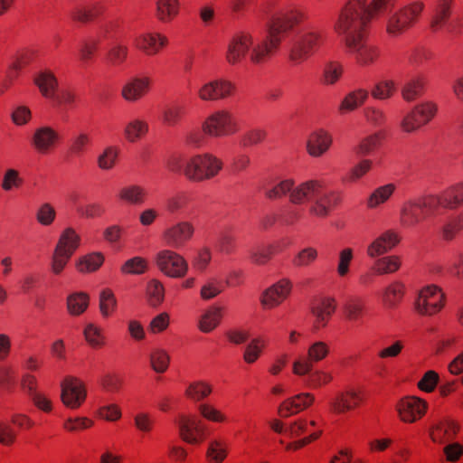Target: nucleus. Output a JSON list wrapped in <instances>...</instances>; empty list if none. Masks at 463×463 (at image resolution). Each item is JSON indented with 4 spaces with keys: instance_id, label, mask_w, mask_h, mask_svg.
<instances>
[{
    "instance_id": "obj_1",
    "label": "nucleus",
    "mask_w": 463,
    "mask_h": 463,
    "mask_svg": "<svg viewBox=\"0 0 463 463\" xmlns=\"http://www.w3.org/2000/svg\"><path fill=\"white\" fill-rule=\"evenodd\" d=\"M343 193L335 189H326V182L322 178L307 179L294 184L289 194V202L302 205L312 202L308 214L318 219H326L343 202Z\"/></svg>"
},
{
    "instance_id": "obj_2",
    "label": "nucleus",
    "mask_w": 463,
    "mask_h": 463,
    "mask_svg": "<svg viewBox=\"0 0 463 463\" xmlns=\"http://www.w3.org/2000/svg\"><path fill=\"white\" fill-rule=\"evenodd\" d=\"M366 0H347L334 24L335 33L346 43L354 37L368 34L370 22L365 14Z\"/></svg>"
},
{
    "instance_id": "obj_3",
    "label": "nucleus",
    "mask_w": 463,
    "mask_h": 463,
    "mask_svg": "<svg viewBox=\"0 0 463 463\" xmlns=\"http://www.w3.org/2000/svg\"><path fill=\"white\" fill-rule=\"evenodd\" d=\"M324 42L325 35L321 29L312 24L307 25L289 48V62L293 66L303 64L321 48Z\"/></svg>"
},
{
    "instance_id": "obj_4",
    "label": "nucleus",
    "mask_w": 463,
    "mask_h": 463,
    "mask_svg": "<svg viewBox=\"0 0 463 463\" xmlns=\"http://www.w3.org/2000/svg\"><path fill=\"white\" fill-rule=\"evenodd\" d=\"M437 212L430 194L407 200L400 210V224L406 229L415 228Z\"/></svg>"
},
{
    "instance_id": "obj_5",
    "label": "nucleus",
    "mask_w": 463,
    "mask_h": 463,
    "mask_svg": "<svg viewBox=\"0 0 463 463\" xmlns=\"http://www.w3.org/2000/svg\"><path fill=\"white\" fill-rule=\"evenodd\" d=\"M222 166V159L213 154L195 155L186 161L184 175L190 181L203 182L218 175Z\"/></svg>"
},
{
    "instance_id": "obj_6",
    "label": "nucleus",
    "mask_w": 463,
    "mask_h": 463,
    "mask_svg": "<svg viewBox=\"0 0 463 463\" xmlns=\"http://www.w3.org/2000/svg\"><path fill=\"white\" fill-rule=\"evenodd\" d=\"M422 1H414L392 14L386 23V33L392 37L403 34L419 21L424 9Z\"/></svg>"
},
{
    "instance_id": "obj_7",
    "label": "nucleus",
    "mask_w": 463,
    "mask_h": 463,
    "mask_svg": "<svg viewBox=\"0 0 463 463\" xmlns=\"http://www.w3.org/2000/svg\"><path fill=\"white\" fill-rule=\"evenodd\" d=\"M240 130L235 116L228 109L210 114L202 124V131L208 137L220 138L233 136Z\"/></svg>"
},
{
    "instance_id": "obj_8",
    "label": "nucleus",
    "mask_w": 463,
    "mask_h": 463,
    "mask_svg": "<svg viewBox=\"0 0 463 463\" xmlns=\"http://www.w3.org/2000/svg\"><path fill=\"white\" fill-rule=\"evenodd\" d=\"M307 19L308 14L305 8L292 5L274 17L269 28L273 32V36L278 35L283 41L289 32Z\"/></svg>"
},
{
    "instance_id": "obj_9",
    "label": "nucleus",
    "mask_w": 463,
    "mask_h": 463,
    "mask_svg": "<svg viewBox=\"0 0 463 463\" xmlns=\"http://www.w3.org/2000/svg\"><path fill=\"white\" fill-rule=\"evenodd\" d=\"M368 34L354 37L344 43L346 52L351 54L359 66L368 67L380 57V49L368 42Z\"/></svg>"
},
{
    "instance_id": "obj_10",
    "label": "nucleus",
    "mask_w": 463,
    "mask_h": 463,
    "mask_svg": "<svg viewBox=\"0 0 463 463\" xmlns=\"http://www.w3.org/2000/svg\"><path fill=\"white\" fill-rule=\"evenodd\" d=\"M445 305L442 290L430 285L423 288L414 301V310L420 316L431 317L438 314Z\"/></svg>"
},
{
    "instance_id": "obj_11",
    "label": "nucleus",
    "mask_w": 463,
    "mask_h": 463,
    "mask_svg": "<svg viewBox=\"0 0 463 463\" xmlns=\"http://www.w3.org/2000/svg\"><path fill=\"white\" fill-rule=\"evenodd\" d=\"M195 228L189 221H179L165 227L160 235L162 243L174 250L184 248L194 237Z\"/></svg>"
},
{
    "instance_id": "obj_12",
    "label": "nucleus",
    "mask_w": 463,
    "mask_h": 463,
    "mask_svg": "<svg viewBox=\"0 0 463 463\" xmlns=\"http://www.w3.org/2000/svg\"><path fill=\"white\" fill-rule=\"evenodd\" d=\"M177 424L180 438L188 444H201L208 437L206 424L194 415H180Z\"/></svg>"
},
{
    "instance_id": "obj_13",
    "label": "nucleus",
    "mask_w": 463,
    "mask_h": 463,
    "mask_svg": "<svg viewBox=\"0 0 463 463\" xmlns=\"http://www.w3.org/2000/svg\"><path fill=\"white\" fill-rule=\"evenodd\" d=\"M330 353L329 345L324 341L312 343L307 351V355L299 356L292 366L294 374L303 376L308 374L316 364L320 363L327 357Z\"/></svg>"
},
{
    "instance_id": "obj_14",
    "label": "nucleus",
    "mask_w": 463,
    "mask_h": 463,
    "mask_svg": "<svg viewBox=\"0 0 463 463\" xmlns=\"http://www.w3.org/2000/svg\"><path fill=\"white\" fill-rule=\"evenodd\" d=\"M173 250L165 249L158 251L156 255V264L165 276L174 279L183 278L188 271L187 261Z\"/></svg>"
},
{
    "instance_id": "obj_15",
    "label": "nucleus",
    "mask_w": 463,
    "mask_h": 463,
    "mask_svg": "<svg viewBox=\"0 0 463 463\" xmlns=\"http://www.w3.org/2000/svg\"><path fill=\"white\" fill-rule=\"evenodd\" d=\"M87 389L85 383L77 377L67 376L61 383V400L71 410H77L85 402Z\"/></svg>"
},
{
    "instance_id": "obj_16",
    "label": "nucleus",
    "mask_w": 463,
    "mask_h": 463,
    "mask_svg": "<svg viewBox=\"0 0 463 463\" xmlns=\"http://www.w3.org/2000/svg\"><path fill=\"white\" fill-rule=\"evenodd\" d=\"M61 136L51 126L36 128L31 137L30 144L33 149L39 155L52 154L60 145Z\"/></svg>"
},
{
    "instance_id": "obj_17",
    "label": "nucleus",
    "mask_w": 463,
    "mask_h": 463,
    "mask_svg": "<svg viewBox=\"0 0 463 463\" xmlns=\"http://www.w3.org/2000/svg\"><path fill=\"white\" fill-rule=\"evenodd\" d=\"M428 402L416 396H407L396 404L400 420L404 423H414L427 412Z\"/></svg>"
},
{
    "instance_id": "obj_18",
    "label": "nucleus",
    "mask_w": 463,
    "mask_h": 463,
    "mask_svg": "<svg viewBox=\"0 0 463 463\" xmlns=\"http://www.w3.org/2000/svg\"><path fill=\"white\" fill-rule=\"evenodd\" d=\"M235 84L225 79H217L203 84L198 90V97L203 101H217L234 95Z\"/></svg>"
},
{
    "instance_id": "obj_19",
    "label": "nucleus",
    "mask_w": 463,
    "mask_h": 463,
    "mask_svg": "<svg viewBox=\"0 0 463 463\" xmlns=\"http://www.w3.org/2000/svg\"><path fill=\"white\" fill-rule=\"evenodd\" d=\"M252 44L253 39L250 33L239 32L235 33L227 46L226 61L231 65L241 63Z\"/></svg>"
},
{
    "instance_id": "obj_20",
    "label": "nucleus",
    "mask_w": 463,
    "mask_h": 463,
    "mask_svg": "<svg viewBox=\"0 0 463 463\" xmlns=\"http://www.w3.org/2000/svg\"><path fill=\"white\" fill-rule=\"evenodd\" d=\"M107 10L104 0H92L88 3L78 5L70 12V18L80 24H90L101 16Z\"/></svg>"
},
{
    "instance_id": "obj_21",
    "label": "nucleus",
    "mask_w": 463,
    "mask_h": 463,
    "mask_svg": "<svg viewBox=\"0 0 463 463\" xmlns=\"http://www.w3.org/2000/svg\"><path fill=\"white\" fill-rule=\"evenodd\" d=\"M436 210H456L463 205V180L449 186L439 194H430Z\"/></svg>"
},
{
    "instance_id": "obj_22",
    "label": "nucleus",
    "mask_w": 463,
    "mask_h": 463,
    "mask_svg": "<svg viewBox=\"0 0 463 463\" xmlns=\"http://www.w3.org/2000/svg\"><path fill=\"white\" fill-rule=\"evenodd\" d=\"M292 290V283L281 279L268 288L261 295L260 302L264 308L272 309L283 303Z\"/></svg>"
},
{
    "instance_id": "obj_23",
    "label": "nucleus",
    "mask_w": 463,
    "mask_h": 463,
    "mask_svg": "<svg viewBox=\"0 0 463 463\" xmlns=\"http://www.w3.org/2000/svg\"><path fill=\"white\" fill-rule=\"evenodd\" d=\"M281 43L282 40L278 35L273 36V32L269 28L268 35L252 47L250 54V61L254 64L267 62Z\"/></svg>"
},
{
    "instance_id": "obj_24",
    "label": "nucleus",
    "mask_w": 463,
    "mask_h": 463,
    "mask_svg": "<svg viewBox=\"0 0 463 463\" xmlns=\"http://www.w3.org/2000/svg\"><path fill=\"white\" fill-rule=\"evenodd\" d=\"M151 83L148 76L134 77L123 86L121 96L128 102H137L148 94Z\"/></svg>"
},
{
    "instance_id": "obj_25",
    "label": "nucleus",
    "mask_w": 463,
    "mask_h": 463,
    "mask_svg": "<svg viewBox=\"0 0 463 463\" xmlns=\"http://www.w3.org/2000/svg\"><path fill=\"white\" fill-rule=\"evenodd\" d=\"M314 402L312 393H298L283 401L279 406L278 414L281 418H288L310 407Z\"/></svg>"
},
{
    "instance_id": "obj_26",
    "label": "nucleus",
    "mask_w": 463,
    "mask_h": 463,
    "mask_svg": "<svg viewBox=\"0 0 463 463\" xmlns=\"http://www.w3.org/2000/svg\"><path fill=\"white\" fill-rule=\"evenodd\" d=\"M401 241L400 234L394 230H387L373 240L366 249L370 258H376L392 250Z\"/></svg>"
},
{
    "instance_id": "obj_27",
    "label": "nucleus",
    "mask_w": 463,
    "mask_h": 463,
    "mask_svg": "<svg viewBox=\"0 0 463 463\" xmlns=\"http://www.w3.org/2000/svg\"><path fill=\"white\" fill-rule=\"evenodd\" d=\"M167 43V37L159 33H145L134 41L136 48L148 56L156 55Z\"/></svg>"
},
{
    "instance_id": "obj_28",
    "label": "nucleus",
    "mask_w": 463,
    "mask_h": 463,
    "mask_svg": "<svg viewBox=\"0 0 463 463\" xmlns=\"http://www.w3.org/2000/svg\"><path fill=\"white\" fill-rule=\"evenodd\" d=\"M332 135L325 129H317L310 133L307 140V152L311 157H321L331 147Z\"/></svg>"
},
{
    "instance_id": "obj_29",
    "label": "nucleus",
    "mask_w": 463,
    "mask_h": 463,
    "mask_svg": "<svg viewBox=\"0 0 463 463\" xmlns=\"http://www.w3.org/2000/svg\"><path fill=\"white\" fill-rule=\"evenodd\" d=\"M41 95L46 99H54L59 89L56 75L51 69H43L35 73L33 79Z\"/></svg>"
},
{
    "instance_id": "obj_30",
    "label": "nucleus",
    "mask_w": 463,
    "mask_h": 463,
    "mask_svg": "<svg viewBox=\"0 0 463 463\" xmlns=\"http://www.w3.org/2000/svg\"><path fill=\"white\" fill-rule=\"evenodd\" d=\"M36 57V51L33 49H23L19 51L10 64L5 79V89L19 77L20 72L29 66Z\"/></svg>"
},
{
    "instance_id": "obj_31",
    "label": "nucleus",
    "mask_w": 463,
    "mask_h": 463,
    "mask_svg": "<svg viewBox=\"0 0 463 463\" xmlns=\"http://www.w3.org/2000/svg\"><path fill=\"white\" fill-rule=\"evenodd\" d=\"M363 402L362 392L347 390L339 392L331 402V410L335 413L343 414L359 407Z\"/></svg>"
},
{
    "instance_id": "obj_32",
    "label": "nucleus",
    "mask_w": 463,
    "mask_h": 463,
    "mask_svg": "<svg viewBox=\"0 0 463 463\" xmlns=\"http://www.w3.org/2000/svg\"><path fill=\"white\" fill-rule=\"evenodd\" d=\"M336 309V302L333 298H325L312 307L315 317L313 326L315 330L324 328L328 324Z\"/></svg>"
},
{
    "instance_id": "obj_33",
    "label": "nucleus",
    "mask_w": 463,
    "mask_h": 463,
    "mask_svg": "<svg viewBox=\"0 0 463 463\" xmlns=\"http://www.w3.org/2000/svg\"><path fill=\"white\" fill-rule=\"evenodd\" d=\"M405 293L406 287L403 282L392 281L383 291V305L389 309L396 308L402 303Z\"/></svg>"
},
{
    "instance_id": "obj_34",
    "label": "nucleus",
    "mask_w": 463,
    "mask_h": 463,
    "mask_svg": "<svg viewBox=\"0 0 463 463\" xmlns=\"http://www.w3.org/2000/svg\"><path fill=\"white\" fill-rule=\"evenodd\" d=\"M147 197L146 190L137 184H130L121 187L117 194V199L129 205H141Z\"/></svg>"
},
{
    "instance_id": "obj_35",
    "label": "nucleus",
    "mask_w": 463,
    "mask_h": 463,
    "mask_svg": "<svg viewBox=\"0 0 463 463\" xmlns=\"http://www.w3.org/2000/svg\"><path fill=\"white\" fill-rule=\"evenodd\" d=\"M223 311L224 307L218 305L209 307L199 319V330L205 334L213 331L221 324Z\"/></svg>"
},
{
    "instance_id": "obj_36",
    "label": "nucleus",
    "mask_w": 463,
    "mask_h": 463,
    "mask_svg": "<svg viewBox=\"0 0 463 463\" xmlns=\"http://www.w3.org/2000/svg\"><path fill=\"white\" fill-rule=\"evenodd\" d=\"M458 431V426L452 420L438 422L430 430V438L433 442L446 443L452 440Z\"/></svg>"
},
{
    "instance_id": "obj_37",
    "label": "nucleus",
    "mask_w": 463,
    "mask_h": 463,
    "mask_svg": "<svg viewBox=\"0 0 463 463\" xmlns=\"http://www.w3.org/2000/svg\"><path fill=\"white\" fill-rule=\"evenodd\" d=\"M80 243V237L76 231L68 227L61 233L55 250L72 256Z\"/></svg>"
},
{
    "instance_id": "obj_38",
    "label": "nucleus",
    "mask_w": 463,
    "mask_h": 463,
    "mask_svg": "<svg viewBox=\"0 0 463 463\" xmlns=\"http://www.w3.org/2000/svg\"><path fill=\"white\" fill-rule=\"evenodd\" d=\"M179 9L178 0H157L155 15L159 22L169 24L177 17Z\"/></svg>"
},
{
    "instance_id": "obj_39",
    "label": "nucleus",
    "mask_w": 463,
    "mask_h": 463,
    "mask_svg": "<svg viewBox=\"0 0 463 463\" xmlns=\"http://www.w3.org/2000/svg\"><path fill=\"white\" fill-rule=\"evenodd\" d=\"M368 96L369 92L365 89H356L347 93L339 105V112L344 114L355 110L364 104Z\"/></svg>"
},
{
    "instance_id": "obj_40",
    "label": "nucleus",
    "mask_w": 463,
    "mask_h": 463,
    "mask_svg": "<svg viewBox=\"0 0 463 463\" xmlns=\"http://www.w3.org/2000/svg\"><path fill=\"white\" fill-rule=\"evenodd\" d=\"M426 84L427 80L422 75H418L411 79L402 87V99L408 102L414 101L424 94Z\"/></svg>"
},
{
    "instance_id": "obj_41",
    "label": "nucleus",
    "mask_w": 463,
    "mask_h": 463,
    "mask_svg": "<svg viewBox=\"0 0 463 463\" xmlns=\"http://www.w3.org/2000/svg\"><path fill=\"white\" fill-rule=\"evenodd\" d=\"M453 0H439L435 9V14L430 22L432 32L440 31L449 21L451 15Z\"/></svg>"
},
{
    "instance_id": "obj_42",
    "label": "nucleus",
    "mask_w": 463,
    "mask_h": 463,
    "mask_svg": "<svg viewBox=\"0 0 463 463\" xmlns=\"http://www.w3.org/2000/svg\"><path fill=\"white\" fill-rule=\"evenodd\" d=\"M129 54L128 44L123 41L116 42L111 44L106 53L108 64L118 67L123 65Z\"/></svg>"
},
{
    "instance_id": "obj_43",
    "label": "nucleus",
    "mask_w": 463,
    "mask_h": 463,
    "mask_svg": "<svg viewBox=\"0 0 463 463\" xmlns=\"http://www.w3.org/2000/svg\"><path fill=\"white\" fill-rule=\"evenodd\" d=\"M186 114L187 109L184 104L180 102L172 103L163 111V124L171 128L175 127L182 121Z\"/></svg>"
},
{
    "instance_id": "obj_44",
    "label": "nucleus",
    "mask_w": 463,
    "mask_h": 463,
    "mask_svg": "<svg viewBox=\"0 0 463 463\" xmlns=\"http://www.w3.org/2000/svg\"><path fill=\"white\" fill-rule=\"evenodd\" d=\"M148 123L141 118H134L127 123L124 128V137L130 142L135 143L142 139L148 132Z\"/></svg>"
},
{
    "instance_id": "obj_45",
    "label": "nucleus",
    "mask_w": 463,
    "mask_h": 463,
    "mask_svg": "<svg viewBox=\"0 0 463 463\" xmlns=\"http://www.w3.org/2000/svg\"><path fill=\"white\" fill-rule=\"evenodd\" d=\"M463 227V219L461 216L449 217L440 227L439 238L447 242L452 241L459 233Z\"/></svg>"
},
{
    "instance_id": "obj_46",
    "label": "nucleus",
    "mask_w": 463,
    "mask_h": 463,
    "mask_svg": "<svg viewBox=\"0 0 463 463\" xmlns=\"http://www.w3.org/2000/svg\"><path fill=\"white\" fill-rule=\"evenodd\" d=\"M343 73L344 67L339 61H329L323 69L321 83L325 86H333L340 80Z\"/></svg>"
},
{
    "instance_id": "obj_47",
    "label": "nucleus",
    "mask_w": 463,
    "mask_h": 463,
    "mask_svg": "<svg viewBox=\"0 0 463 463\" xmlns=\"http://www.w3.org/2000/svg\"><path fill=\"white\" fill-rule=\"evenodd\" d=\"M104 262V256L100 252H92L79 259L76 268L81 273L96 271Z\"/></svg>"
},
{
    "instance_id": "obj_48",
    "label": "nucleus",
    "mask_w": 463,
    "mask_h": 463,
    "mask_svg": "<svg viewBox=\"0 0 463 463\" xmlns=\"http://www.w3.org/2000/svg\"><path fill=\"white\" fill-rule=\"evenodd\" d=\"M149 268L148 260L143 257L136 256L127 260L120 267L124 275H143Z\"/></svg>"
},
{
    "instance_id": "obj_49",
    "label": "nucleus",
    "mask_w": 463,
    "mask_h": 463,
    "mask_svg": "<svg viewBox=\"0 0 463 463\" xmlns=\"http://www.w3.org/2000/svg\"><path fill=\"white\" fill-rule=\"evenodd\" d=\"M401 265L400 257L391 255L378 259L373 266V270L378 275L391 274L396 272Z\"/></svg>"
},
{
    "instance_id": "obj_50",
    "label": "nucleus",
    "mask_w": 463,
    "mask_h": 463,
    "mask_svg": "<svg viewBox=\"0 0 463 463\" xmlns=\"http://www.w3.org/2000/svg\"><path fill=\"white\" fill-rule=\"evenodd\" d=\"M295 181L292 178H288L279 181L272 187L265 190L264 195L269 200H279L286 195L289 196V194L293 190Z\"/></svg>"
},
{
    "instance_id": "obj_51",
    "label": "nucleus",
    "mask_w": 463,
    "mask_h": 463,
    "mask_svg": "<svg viewBox=\"0 0 463 463\" xmlns=\"http://www.w3.org/2000/svg\"><path fill=\"white\" fill-rule=\"evenodd\" d=\"M213 392L212 386L203 381H196L191 383L186 388L185 396L194 401L200 402L207 398Z\"/></svg>"
},
{
    "instance_id": "obj_52",
    "label": "nucleus",
    "mask_w": 463,
    "mask_h": 463,
    "mask_svg": "<svg viewBox=\"0 0 463 463\" xmlns=\"http://www.w3.org/2000/svg\"><path fill=\"white\" fill-rule=\"evenodd\" d=\"M344 311L346 319L349 321H356L364 316L365 303L364 299L359 297H352L345 302Z\"/></svg>"
},
{
    "instance_id": "obj_53",
    "label": "nucleus",
    "mask_w": 463,
    "mask_h": 463,
    "mask_svg": "<svg viewBox=\"0 0 463 463\" xmlns=\"http://www.w3.org/2000/svg\"><path fill=\"white\" fill-rule=\"evenodd\" d=\"M90 298L84 292H78L70 295L67 298L68 311L72 316L82 314L89 306Z\"/></svg>"
},
{
    "instance_id": "obj_54",
    "label": "nucleus",
    "mask_w": 463,
    "mask_h": 463,
    "mask_svg": "<svg viewBox=\"0 0 463 463\" xmlns=\"http://www.w3.org/2000/svg\"><path fill=\"white\" fill-rule=\"evenodd\" d=\"M394 191L395 185L393 184H387L376 188L368 198V208L373 209L378 207L380 204L384 203L392 195Z\"/></svg>"
},
{
    "instance_id": "obj_55",
    "label": "nucleus",
    "mask_w": 463,
    "mask_h": 463,
    "mask_svg": "<svg viewBox=\"0 0 463 463\" xmlns=\"http://www.w3.org/2000/svg\"><path fill=\"white\" fill-rule=\"evenodd\" d=\"M83 334L85 340L92 348L100 349L106 345V337L99 326L89 324L84 328Z\"/></svg>"
},
{
    "instance_id": "obj_56",
    "label": "nucleus",
    "mask_w": 463,
    "mask_h": 463,
    "mask_svg": "<svg viewBox=\"0 0 463 463\" xmlns=\"http://www.w3.org/2000/svg\"><path fill=\"white\" fill-rule=\"evenodd\" d=\"M90 145V136L88 133L80 132L71 139L68 152L71 156H80L88 150Z\"/></svg>"
},
{
    "instance_id": "obj_57",
    "label": "nucleus",
    "mask_w": 463,
    "mask_h": 463,
    "mask_svg": "<svg viewBox=\"0 0 463 463\" xmlns=\"http://www.w3.org/2000/svg\"><path fill=\"white\" fill-rule=\"evenodd\" d=\"M318 258V251L314 247H306L299 250L292 259L296 268H307L314 264Z\"/></svg>"
},
{
    "instance_id": "obj_58",
    "label": "nucleus",
    "mask_w": 463,
    "mask_h": 463,
    "mask_svg": "<svg viewBox=\"0 0 463 463\" xmlns=\"http://www.w3.org/2000/svg\"><path fill=\"white\" fill-rule=\"evenodd\" d=\"M192 202V195L187 192H179L169 197L165 203L166 211L170 213H175L186 209Z\"/></svg>"
},
{
    "instance_id": "obj_59",
    "label": "nucleus",
    "mask_w": 463,
    "mask_h": 463,
    "mask_svg": "<svg viewBox=\"0 0 463 463\" xmlns=\"http://www.w3.org/2000/svg\"><path fill=\"white\" fill-rule=\"evenodd\" d=\"M397 91L396 84L392 80H384L377 82L371 90V95L375 99H391Z\"/></svg>"
},
{
    "instance_id": "obj_60",
    "label": "nucleus",
    "mask_w": 463,
    "mask_h": 463,
    "mask_svg": "<svg viewBox=\"0 0 463 463\" xmlns=\"http://www.w3.org/2000/svg\"><path fill=\"white\" fill-rule=\"evenodd\" d=\"M268 133L264 128H255L245 131L241 138L240 145L242 147H250L261 144L267 138Z\"/></svg>"
},
{
    "instance_id": "obj_61",
    "label": "nucleus",
    "mask_w": 463,
    "mask_h": 463,
    "mask_svg": "<svg viewBox=\"0 0 463 463\" xmlns=\"http://www.w3.org/2000/svg\"><path fill=\"white\" fill-rule=\"evenodd\" d=\"M117 299L110 288H104L99 294V310L103 317H109L116 311Z\"/></svg>"
},
{
    "instance_id": "obj_62",
    "label": "nucleus",
    "mask_w": 463,
    "mask_h": 463,
    "mask_svg": "<svg viewBox=\"0 0 463 463\" xmlns=\"http://www.w3.org/2000/svg\"><path fill=\"white\" fill-rule=\"evenodd\" d=\"M170 364V355L161 348L154 349L150 354V364L152 369L157 373H165Z\"/></svg>"
},
{
    "instance_id": "obj_63",
    "label": "nucleus",
    "mask_w": 463,
    "mask_h": 463,
    "mask_svg": "<svg viewBox=\"0 0 463 463\" xmlns=\"http://www.w3.org/2000/svg\"><path fill=\"white\" fill-rule=\"evenodd\" d=\"M413 110L424 126H426L436 117L438 105L434 101L427 100L414 106Z\"/></svg>"
},
{
    "instance_id": "obj_64",
    "label": "nucleus",
    "mask_w": 463,
    "mask_h": 463,
    "mask_svg": "<svg viewBox=\"0 0 463 463\" xmlns=\"http://www.w3.org/2000/svg\"><path fill=\"white\" fill-rule=\"evenodd\" d=\"M207 458L213 463H222L227 457V445L220 439H213L209 443Z\"/></svg>"
}]
</instances>
